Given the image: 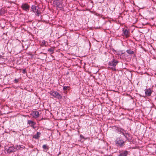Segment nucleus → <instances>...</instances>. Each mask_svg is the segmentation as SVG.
Wrapping results in <instances>:
<instances>
[{"label":"nucleus","mask_w":156,"mask_h":156,"mask_svg":"<svg viewBox=\"0 0 156 156\" xmlns=\"http://www.w3.org/2000/svg\"><path fill=\"white\" fill-rule=\"evenodd\" d=\"M118 62L117 60L114 59L109 62L108 63V69L112 70V71H116L115 66Z\"/></svg>","instance_id":"1"},{"label":"nucleus","mask_w":156,"mask_h":156,"mask_svg":"<svg viewBox=\"0 0 156 156\" xmlns=\"http://www.w3.org/2000/svg\"><path fill=\"white\" fill-rule=\"evenodd\" d=\"M49 93L51 95L55 98H57L58 99H61L62 98L61 94L56 91H51Z\"/></svg>","instance_id":"2"},{"label":"nucleus","mask_w":156,"mask_h":156,"mask_svg":"<svg viewBox=\"0 0 156 156\" xmlns=\"http://www.w3.org/2000/svg\"><path fill=\"white\" fill-rule=\"evenodd\" d=\"M115 144L120 147H122L125 144L124 141L122 139L119 137L117 138L116 139Z\"/></svg>","instance_id":"3"},{"label":"nucleus","mask_w":156,"mask_h":156,"mask_svg":"<svg viewBox=\"0 0 156 156\" xmlns=\"http://www.w3.org/2000/svg\"><path fill=\"white\" fill-rule=\"evenodd\" d=\"M31 9L33 12L36 13V15L39 16L40 13L39 12L38 9L37 8L36 6L35 5H32L31 7Z\"/></svg>","instance_id":"4"},{"label":"nucleus","mask_w":156,"mask_h":156,"mask_svg":"<svg viewBox=\"0 0 156 156\" xmlns=\"http://www.w3.org/2000/svg\"><path fill=\"white\" fill-rule=\"evenodd\" d=\"M30 115L32 116L33 117L36 118L39 116V112L37 111H33L31 112Z\"/></svg>","instance_id":"5"},{"label":"nucleus","mask_w":156,"mask_h":156,"mask_svg":"<svg viewBox=\"0 0 156 156\" xmlns=\"http://www.w3.org/2000/svg\"><path fill=\"white\" fill-rule=\"evenodd\" d=\"M6 151L8 153H11L16 151V149L15 147L12 146L9 147V148L6 149Z\"/></svg>","instance_id":"6"},{"label":"nucleus","mask_w":156,"mask_h":156,"mask_svg":"<svg viewBox=\"0 0 156 156\" xmlns=\"http://www.w3.org/2000/svg\"><path fill=\"white\" fill-rule=\"evenodd\" d=\"M21 7L24 10L28 11L30 8V5L27 3H24L22 5Z\"/></svg>","instance_id":"7"},{"label":"nucleus","mask_w":156,"mask_h":156,"mask_svg":"<svg viewBox=\"0 0 156 156\" xmlns=\"http://www.w3.org/2000/svg\"><path fill=\"white\" fill-rule=\"evenodd\" d=\"M27 123L33 129H34L35 128V127L34 126V125L36 124V123L33 121L31 120H28Z\"/></svg>","instance_id":"8"},{"label":"nucleus","mask_w":156,"mask_h":156,"mask_svg":"<svg viewBox=\"0 0 156 156\" xmlns=\"http://www.w3.org/2000/svg\"><path fill=\"white\" fill-rule=\"evenodd\" d=\"M145 93L146 95L150 96L152 93V91L150 89H147L145 90Z\"/></svg>","instance_id":"9"},{"label":"nucleus","mask_w":156,"mask_h":156,"mask_svg":"<svg viewBox=\"0 0 156 156\" xmlns=\"http://www.w3.org/2000/svg\"><path fill=\"white\" fill-rule=\"evenodd\" d=\"M123 34L126 37H128L129 36V31L127 30H123Z\"/></svg>","instance_id":"10"},{"label":"nucleus","mask_w":156,"mask_h":156,"mask_svg":"<svg viewBox=\"0 0 156 156\" xmlns=\"http://www.w3.org/2000/svg\"><path fill=\"white\" fill-rule=\"evenodd\" d=\"M128 154V152L125 151L124 152L121 153L118 156H127Z\"/></svg>","instance_id":"11"},{"label":"nucleus","mask_w":156,"mask_h":156,"mask_svg":"<svg viewBox=\"0 0 156 156\" xmlns=\"http://www.w3.org/2000/svg\"><path fill=\"white\" fill-rule=\"evenodd\" d=\"M40 132H37L36 134L33 136V138L36 139H37L40 137Z\"/></svg>","instance_id":"12"},{"label":"nucleus","mask_w":156,"mask_h":156,"mask_svg":"<svg viewBox=\"0 0 156 156\" xmlns=\"http://www.w3.org/2000/svg\"><path fill=\"white\" fill-rule=\"evenodd\" d=\"M16 149V151L18 150H22L25 148L24 146L21 147V146L16 145L15 146Z\"/></svg>","instance_id":"13"},{"label":"nucleus","mask_w":156,"mask_h":156,"mask_svg":"<svg viewBox=\"0 0 156 156\" xmlns=\"http://www.w3.org/2000/svg\"><path fill=\"white\" fill-rule=\"evenodd\" d=\"M121 133L124 135L125 137H126V138H127L128 133L126 132V131L123 129V131H122L121 132Z\"/></svg>","instance_id":"14"},{"label":"nucleus","mask_w":156,"mask_h":156,"mask_svg":"<svg viewBox=\"0 0 156 156\" xmlns=\"http://www.w3.org/2000/svg\"><path fill=\"white\" fill-rule=\"evenodd\" d=\"M115 129L118 133H121V132L123 131V129H122L121 128H119L117 127H115Z\"/></svg>","instance_id":"15"},{"label":"nucleus","mask_w":156,"mask_h":156,"mask_svg":"<svg viewBox=\"0 0 156 156\" xmlns=\"http://www.w3.org/2000/svg\"><path fill=\"white\" fill-rule=\"evenodd\" d=\"M126 51L127 53L129 54H133L134 53L133 51H132L130 50H128Z\"/></svg>","instance_id":"16"},{"label":"nucleus","mask_w":156,"mask_h":156,"mask_svg":"<svg viewBox=\"0 0 156 156\" xmlns=\"http://www.w3.org/2000/svg\"><path fill=\"white\" fill-rule=\"evenodd\" d=\"M63 90H69L70 89V87L69 86H64L63 87Z\"/></svg>","instance_id":"17"},{"label":"nucleus","mask_w":156,"mask_h":156,"mask_svg":"<svg viewBox=\"0 0 156 156\" xmlns=\"http://www.w3.org/2000/svg\"><path fill=\"white\" fill-rule=\"evenodd\" d=\"M43 148H44V149L46 151H47L48 150V146L47 145H44L42 147Z\"/></svg>","instance_id":"18"},{"label":"nucleus","mask_w":156,"mask_h":156,"mask_svg":"<svg viewBox=\"0 0 156 156\" xmlns=\"http://www.w3.org/2000/svg\"><path fill=\"white\" fill-rule=\"evenodd\" d=\"M46 42L45 41H43L41 42V45H42L45 46Z\"/></svg>","instance_id":"19"},{"label":"nucleus","mask_w":156,"mask_h":156,"mask_svg":"<svg viewBox=\"0 0 156 156\" xmlns=\"http://www.w3.org/2000/svg\"><path fill=\"white\" fill-rule=\"evenodd\" d=\"M80 137H82V138H84V137H83V136H81V135H80Z\"/></svg>","instance_id":"20"},{"label":"nucleus","mask_w":156,"mask_h":156,"mask_svg":"<svg viewBox=\"0 0 156 156\" xmlns=\"http://www.w3.org/2000/svg\"><path fill=\"white\" fill-rule=\"evenodd\" d=\"M2 56L1 55H0V58H2Z\"/></svg>","instance_id":"21"},{"label":"nucleus","mask_w":156,"mask_h":156,"mask_svg":"<svg viewBox=\"0 0 156 156\" xmlns=\"http://www.w3.org/2000/svg\"><path fill=\"white\" fill-rule=\"evenodd\" d=\"M15 81H16V82H18V81L16 79H15Z\"/></svg>","instance_id":"22"},{"label":"nucleus","mask_w":156,"mask_h":156,"mask_svg":"<svg viewBox=\"0 0 156 156\" xmlns=\"http://www.w3.org/2000/svg\"><path fill=\"white\" fill-rule=\"evenodd\" d=\"M24 70H23V73H24Z\"/></svg>","instance_id":"23"}]
</instances>
